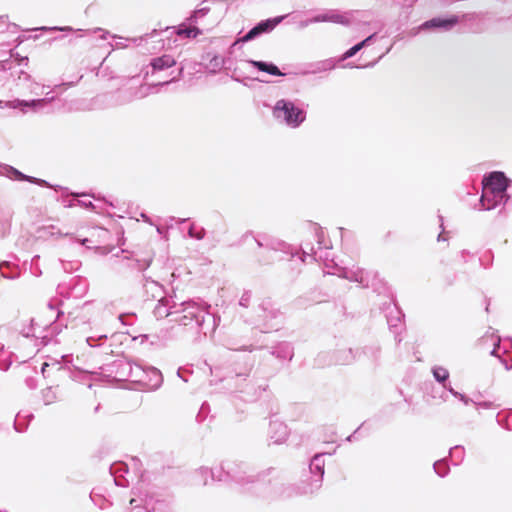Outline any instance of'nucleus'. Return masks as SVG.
I'll use <instances>...</instances> for the list:
<instances>
[{"mask_svg":"<svg viewBox=\"0 0 512 512\" xmlns=\"http://www.w3.org/2000/svg\"><path fill=\"white\" fill-rule=\"evenodd\" d=\"M285 17H286V15H282V16H277L274 18L262 20L256 25V27L258 28L260 34L270 32L278 24H280L285 19Z\"/></svg>","mask_w":512,"mask_h":512,"instance_id":"nucleus-9","label":"nucleus"},{"mask_svg":"<svg viewBox=\"0 0 512 512\" xmlns=\"http://www.w3.org/2000/svg\"><path fill=\"white\" fill-rule=\"evenodd\" d=\"M10 265H11V264H10V262H8V261H3V262H1V263H0V271H1L4 267L9 268V267H10Z\"/></svg>","mask_w":512,"mask_h":512,"instance_id":"nucleus-33","label":"nucleus"},{"mask_svg":"<svg viewBox=\"0 0 512 512\" xmlns=\"http://www.w3.org/2000/svg\"><path fill=\"white\" fill-rule=\"evenodd\" d=\"M273 116L276 120L291 128L299 127L306 119L305 111L287 99H280L275 103Z\"/></svg>","mask_w":512,"mask_h":512,"instance_id":"nucleus-2","label":"nucleus"},{"mask_svg":"<svg viewBox=\"0 0 512 512\" xmlns=\"http://www.w3.org/2000/svg\"><path fill=\"white\" fill-rule=\"evenodd\" d=\"M209 12V8L203 7L200 9H197L194 14L190 17L191 21L196 20L199 17L205 16Z\"/></svg>","mask_w":512,"mask_h":512,"instance_id":"nucleus-20","label":"nucleus"},{"mask_svg":"<svg viewBox=\"0 0 512 512\" xmlns=\"http://www.w3.org/2000/svg\"><path fill=\"white\" fill-rule=\"evenodd\" d=\"M246 298H245V295L242 296L241 300H240V304L241 305H246L245 302H246Z\"/></svg>","mask_w":512,"mask_h":512,"instance_id":"nucleus-35","label":"nucleus"},{"mask_svg":"<svg viewBox=\"0 0 512 512\" xmlns=\"http://www.w3.org/2000/svg\"><path fill=\"white\" fill-rule=\"evenodd\" d=\"M498 346H499V343H497L496 346L494 347V349L491 351V355H496V350H497Z\"/></svg>","mask_w":512,"mask_h":512,"instance_id":"nucleus-38","label":"nucleus"},{"mask_svg":"<svg viewBox=\"0 0 512 512\" xmlns=\"http://www.w3.org/2000/svg\"><path fill=\"white\" fill-rule=\"evenodd\" d=\"M131 41H133L134 43H136V42L138 41V39H137V38H133V39H131Z\"/></svg>","mask_w":512,"mask_h":512,"instance_id":"nucleus-44","label":"nucleus"},{"mask_svg":"<svg viewBox=\"0 0 512 512\" xmlns=\"http://www.w3.org/2000/svg\"><path fill=\"white\" fill-rule=\"evenodd\" d=\"M8 177H10L11 179H14V180L29 181L31 183H36L39 185H47L45 180L27 176L13 167L9 168Z\"/></svg>","mask_w":512,"mask_h":512,"instance_id":"nucleus-10","label":"nucleus"},{"mask_svg":"<svg viewBox=\"0 0 512 512\" xmlns=\"http://www.w3.org/2000/svg\"><path fill=\"white\" fill-rule=\"evenodd\" d=\"M79 204L85 208H93V203L91 201H78Z\"/></svg>","mask_w":512,"mask_h":512,"instance_id":"nucleus-29","label":"nucleus"},{"mask_svg":"<svg viewBox=\"0 0 512 512\" xmlns=\"http://www.w3.org/2000/svg\"><path fill=\"white\" fill-rule=\"evenodd\" d=\"M373 37H374V34L368 36L363 41L359 42V44L362 45V48H363V47L367 46L370 43V41L372 40Z\"/></svg>","mask_w":512,"mask_h":512,"instance_id":"nucleus-27","label":"nucleus"},{"mask_svg":"<svg viewBox=\"0 0 512 512\" xmlns=\"http://www.w3.org/2000/svg\"><path fill=\"white\" fill-rule=\"evenodd\" d=\"M38 258H39V255H36V256L32 259V263H34V262H35V260H36V259H38Z\"/></svg>","mask_w":512,"mask_h":512,"instance_id":"nucleus-41","label":"nucleus"},{"mask_svg":"<svg viewBox=\"0 0 512 512\" xmlns=\"http://www.w3.org/2000/svg\"><path fill=\"white\" fill-rule=\"evenodd\" d=\"M94 32H100L101 34H100L99 37H100V39H103V40L106 39L109 36V32L106 31V30H103L101 28H96L94 30Z\"/></svg>","mask_w":512,"mask_h":512,"instance_id":"nucleus-26","label":"nucleus"},{"mask_svg":"<svg viewBox=\"0 0 512 512\" xmlns=\"http://www.w3.org/2000/svg\"><path fill=\"white\" fill-rule=\"evenodd\" d=\"M135 502H136V500H135V499H131V500H130V504H131V505H133Z\"/></svg>","mask_w":512,"mask_h":512,"instance_id":"nucleus-43","label":"nucleus"},{"mask_svg":"<svg viewBox=\"0 0 512 512\" xmlns=\"http://www.w3.org/2000/svg\"><path fill=\"white\" fill-rule=\"evenodd\" d=\"M461 447L460 446H455L453 448L450 449V455L451 456H454L456 454V452L460 451Z\"/></svg>","mask_w":512,"mask_h":512,"instance_id":"nucleus-32","label":"nucleus"},{"mask_svg":"<svg viewBox=\"0 0 512 512\" xmlns=\"http://www.w3.org/2000/svg\"><path fill=\"white\" fill-rule=\"evenodd\" d=\"M24 336L25 337H30V336H35V334L34 333L30 334L29 332H27V333L24 334Z\"/></svg>","mask_w":512,"mask_h":512,"instance_id":"nucleus-40","label":"nucleus"},{"mask_svg":"<svg viewBox=\"0 0 512 512\" xmlns=\"http://www.w3.org/2000/svg\"><path fill=\"white\" fill-rule=\"evenodd\" d=\"M328 13H323V14H318L316 16H314L313 18H311V22H316V23H320V22H328Z\"/></svg>","mask_w":512,"mask_h":512,"instance_id":"nucleus-23","label":"nucleus"},{"mask_svg":"<svg viewBox=\"0 0 512 512\" xmlns=\"http://www.w3.org/2000/svg\"><path fill=\"white\" fill-rule=\"evenodd\" d=\"M510 184L511 180L501 171L490 172L484 177V191H489L493 195L494 200L492 205L486 207V210H491L501 205L504 206L507 203L509 195L506 192Z\"/></svg>","mask_w":512,"mask_h":512,"instance_id":"nucleus-1","label":"nucleus"},{"mask_svg":"<svg viewBox=\"0 0 512 512\" xmlns=\"http://www.w3.org/2000/svg\"><path fill=\"white\" fill-rule=\"evenodd\" d=\"M310 470L312 473L317 472L318 478L315 479V488L321 486L322 477L324 475V461L322 455H315L310 464Z\"/></svg>","mask_w":512,"mask_h":512,"instance_id":"nucleus-7","label":"nucleus"},{"mask_svg":"<svg viewBox=\"0 0 512 512\" xmlns=\"http://www.w3.org/2000/svg\"><path fill=\"white\" fill-rule=\"evenodd\" d=\"M313 22H311V19H308V20H305L303 22H301V27H307L308 25L312 24Z\"/></svg>","mask_w":512,"mask_h":512,"instance_id":"nucleus-34","label":"nucleus"},{"mask_svg":"<svg viewBox=\"0 0 512 512\" xmlns=\"http://www.w3.org/2000/svg\"><path fill=\"white\" fill-rule=\"evenodd\" d=\"M44 398H45V403L49 404L50 403V399H48L47 394H44Z\"/></svg>","mask_w":512,"mask_h":512,"instance_id":"nucleus-39","label":"nucleus"},{"mask_svg":"<svg viewBox=\"0 0 512 512\" xmlns=\"http://www.w3.org/2000/svg\"><path fill=\"white\" fill-rule=\"evenodd\" d=\"M321 66L320 70H331L335 68V63L333 60H326L321 63Z\"/></svg>","mask_w":512,"mask_h":512,"instance_id":"nucleus-24","label":"nucleus"},{"mask_svg":"<svg viewBox=\"0 0 512 512\" xmlns=\"http://www.w3.org/2000/svg\"><path fill=\"white\" fill-rule=\"evenodd\" d=\"M434 470L435 472L441 476V477H444L445 475H447L448 471H449V467L447 465V463L445 462V460H438L434 463Z\"/></svg>","mask_w":512,"mask_h":512,"instance_id":"nucleus-14","label":"nucleus"},{"mask_svg":"<svg viewBox=\"0 0 512 512\" xmlns=\"http://www.w3.org/2000/svg\"><path fill=\"white\" fill-rule=\"evenodd\" d=\"M46 103V99H36V100H13L7 103V106L13 109L20 108V107H36L39 105H43Z\"/></svg>","mask_w":512,"mask_h":512,"instance_id":"nucleus-12","label":"nucleus"},{"mask_svg":"<svg viewBox=\"0 0 512 512\" xmlns=\"http://www.w3.org/2000/svg\"><path fill=\"white\" fill-rule=\"evenodd\" d=\"M457 21V17H451L447 19L433 18L431 20L424 22L420 26V29L443 28L445 30H448L452 28L457 23Z\"/></svg>","mask_w":512,"mask_h":512,"instance_id":"nucleus-5","label":"nucleus"},{"mask_svg":"<svg viewBox=\"0 0 512 512\" xmlns=\"http://www.w3.org/2000/svg\"><path fill=\"white\" fill-rule=\"evenodd\" d=\"M188 234H189V236H190V237H192V238H196V239H198V240H201V239H203V238H204L205 232H204V230H203V229H202V230H200L199 232H195V231H194V227H193V226H191V227L189 228Z\"/></svg>","mask_w":512,"mask_h":512,"instance_id":"nucleus-21","label":"nucleus"},{"mask_svg":"<svg viewBox=\"0 0 512 512\" xmlns=\"http://www.w3.org/2000/svg\"><path fill=\"white\" fill-rule=\"evenodd\" d=\"M443 387L446 388L455 397H458L460 395V393L455 391L451 386H447L446 384H444Z\"/></svg>","mask_w":512,"mask_h":512,"instance_id":"nucleus-28","label":"nucleus"},{"mask_svg":"<svg viewBox=\"0 0 512 512\" xmlns=\"http://www.w3.org/2000/svg\"><path fill=\"white\" fill-rule=\"evenodd\" d=\"M248 63L251 64L254 68L258 69L259 71L268 73L270 75H273V76H283L284 75L279 70V68L271 62L249 60Z\"/></svg>","mask_w":512,"mask_h":512,"instance_id":"nucleus-6","label":"nucleus"},{"mask_svg":"<svg viewBox=\"0 0 512 512\" xmlns=\"http://www.w3.org/2000/svg\"><path fill=\"white\" fill-rule=\"evenodd\" d=\"M362 49V45L359 43L352 46L350 49H348L341 57V60H346L348 58L353 57L357 52H359Z\"/></svg>","mask_w":512,"mask_h":512,"instance_id":"nucleus-16","label":"nucleus"},{"mask_svg":"<svg viewBox=\"0 0 512 512\" xmlns=\"http://www.w3.org/2000/svg\"><path fill=\"white\" fill-rule=\"evenodd\" d=\"M40 30H53V31H72V27L70 26H64V27H58V26H55V27H51V28H47V27H41L39 28Z\"/></svg>","mask_w":512,"mask_h":512,"instance_id":"nucleus-25","label":"nucleus"},{"mask_svg":"<svg viewBox=\"0 0 512 512\" xmlns=\"http://www.w3.org/2000/svg\"><path fill=\"white\" fill-rule=\"evenodd\" d=\"M432 374H433L435 380L443 385L446 384V381L449 377L448 370L442 366L433 367Z\"/></svg>","mask_w":512,"mask_h":512,"instance_id":"nucleus-13","label":"nucleus"},{"mask_svg":"<svg viewBox=\"0 0 512 512\" xmlns=\"http://www.w3.org/2000/svg\"><path fill=\"white\" fill-rule=\"evenodd\" d=\"M270 440L275 444L283 443L288 437V428L281 421H271L269 427Z\"/></svg>","mask_w":512,"mask_h":512,"instance_id":"nucleus-3","label":"nucleus"},{"mask_svg":"<svg viewBox=\"0 0 512 512\" xmlns=\"http://www.w3.org/2000/svg\"><path fill=\"white\" fill-rule=\"evenodd\" d=\"M1 276L4 277V278H8V279H15L18 277V273L16 274H12V275H6L5 273H1Z\"/></svg>","mask_w":512,"mask_h":512,"instance_id":"nucleus-31","label":"nucleus"},{"mask_svg":"<svg viewBox=\"0 0 512 512\" xmlns=\"http://www.w3.org/2000/svg\"><path fill=\"white\" fill-rule=\"evenodd\" d=\"M182 312L184 313L179 319L176 321L181 325H188L193 319L197 318L196 312L199 309L197 303L193 301H187L181 304Z\"/></svg>","mask_w":512,"mask_h":512,"instance_id":"nucleus-4","label":"nucleus"},{"mask_svg":"<svg viewBox=\"0 0 512 512\" xmlns=\"http://www.w3.org/2000/svg\"><path fill=\"white\" fill-rule=\"evenodd\" d=\"M106 338H107V335L102 334V335H99L97 338H96V337H94V336H90V337H88V338H87V340H86V341H87V343H88V345H89V346L94 347V346H96V345H97V344H96V341H97V340L106 339Z\"/></svg>","mask_w":512,"mask_h":512,"instance_id":"nucleus-22","label":"nucleus"},{"mask_svg":"<svg viewBox=\"0 0 512 512\" xmlns=\"http://www.w3.org/2000/svg\"><path fill=\"white\" fill-rule=\"evenodd\" d=\"M126 46L122 43H116L115 48H125Z\"/></svg>","mask_w":512,"mask_h":512,"instance_id":"nucleus-37","label":"nucleus"},{"mask_svg":"<svg viewBox=\"0 0 512 512\" xmlns=\"http://www.w3.org/2000/svg\"><path fill=\"white\" fill-rule=\"evenodd\" d=\"M260 34L258 28L256 26H254L252 29H250L242 38V41L243 42H248V41H251L253 39H255L256 37H258Z\"/></svg>","mask_w":512,"mask_h":512,"instance_id":"nucleus-17","label":"nucleus"},{"mask_svg":"<svg viewBox=\"0 0 512 512\" xmlns=\"http://www.w3.org/2000/svg\"><path fill=\"white\" fill-rule=\"evenodd\" d=\"M177 33H178V35H185L186 37H189V38H191V37L195 38L200 34V30L196 27L183 28V29H179Z\"/></svg>","mask_w":512,"mask_h":512,"instance_id":"nucleus-15","label":"nucleus"},{"mask_svg":"<svg viewBox=\"0 0 512 512\" xmlns=\"http://www.w3.org/2000/svg\"><path fill=\"white\" fill-rule=\"evenodd\" d=\"M48 309H49V311H50L51 313H53V312H54V310H55L54 306H53L51 303H50V304H48Z\"/></svg>","mask_w":512,"mask_h":512,"instance_id":"nucleus-36","label":"nucleus"},{"mask_svg":"<svg viewBox=\"0 0 512 512\" xmlns=\"http://www.w3.org/2000/svg\"><path fill=\"white\" fill-rule=\"evenodd\" d=\"M480 202H481L483 208L486 210V207L488 205H492L494 202L493 195L490 194L489 191H484V194L482 195Z\"/></svg>","mask_w":512,"mask_h":512,"instance_id":"nucleus-18","label":"nucleus"},{"mask_svg":"<svg viewBox=\"0 0 512 512\" xmlns=\"http://www.w3.org/2000/svg\"><path fill=\"white\" fill-rule=\"evenodd\" d=\"M341 276L349 281L358 282L363 285H367V282L364 277V272L360 269L357 270H348L344 269Z\"/></svg>","mask_w":512,"mask_h":512,"instance_id":"nucleus-11","label":"nucleus"},{"mask_svg":"<svg viewBox=\"0 0 512 512\" xmlns=\"http://www.w3.org/2000/svg\"><path fill=\"white\" fill-rule=\"evenodd\" d=\"M328 22L332 23H345L344 17L336 12H328Z\"/></svg>","mask_w":512,"mask_h":512,"instance_id":"nucleus-19","label":"nucleus"},{"mask_svg":"<svg viewBox=\"0 0 512 512\" xmlns=\"http://www.w3.org/2000/svg\"><path fill=\"white\" fill-rule=\"evenodd\" d=\"M457 398H459L466 405L469 404V402H470V399L461 393Z\"/></svg>","mask_w":512,"mask_h":512,"instance_id":"nucleus-30","label":"nucleus"},{"mask_svg":"<svg viewBox=\"0 0 512 512\" xmlns=\"http://www.w3.org/2000/svg\"><path fill=\"white\" fill-rule=\"evenodd\" d=\"M175 64V59L170 55H163L161 57L154 58L151 61V66L154 71L164 70L174 66Z\"/></svg>","mask_w":512,"mask_h":512,"instance_id":"nucleus-8","label":"nucleus"},{"mask_svg":"<svg viewBox=\"0 0 512 512\" xmlns=\"http://www.w3.org/2000/svg\"><path fill=\"white\" fill-rule=\"evenodd\" d=\"M441 240H445V239H444V238H442V235L440 234V235L438 236V241H441Z\"/></svg>","mask_w":512,"mask_h":512,"instance_id":"nucleus-42","label":"nucleus"}]
</instances>
